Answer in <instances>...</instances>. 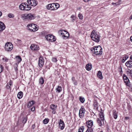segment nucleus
<instances>
[{"instance_id":"nucleus-1","label":"nucleus","mask_w":132,"mask_h":132,"mask_svg":"<svg viewBox=\"0 0 132 132\" xmlns=\"http://www.w3.org/2000/svg\"><path fill=\"white\" fill-rule=\"evenodd\" d=\"M21 17L23 19L27 20H34L35 17L34 14L30 13L22 14L21 15Z\"/></svg>"},{"instance_id":"nucleus-2","label":"nucleus","mask_w":132,"mask_h":132,"mask_svg":"<svg viewBox=\"0 0 132 132\" xmlns=\"http://www.w3.org/2000/svg\"><path fill=\"white\" fill-rule=\"evenodd\" d=\"M93 30L90 36L92 40L96 42H98L100 41V36L99 35Z\"/></svg>"},{"instance_id":"nucleus-3","label":"nucleus","mask_w":132,"mask_h":132,"mask_svg":"<svg viewBox=\"0 0 132 132\" xmlns=\"http://www.w3.org/2000/svg\"><path fill=\"white\" fill-rule=\"evenodd\" d=\"M102 49L100 46H95L93 48H92L91 51L96 55H101L102 53Z\"/></svg>"},{"instance_id":"nucleus-4","label":"nucleus","mask_w":132,"mask_h":132,"mask_svg":"<svg viewBox=\"0 0 132 132\" xmlns=\"http://www.w3.org/2000/svg\"><path fill=\"white\" fill-rule=\"evenodd\" d=\"M27 26L29 29L31 31L34 32L37 31L38 29V26L35 24H29Z\"/></svg>"},{"instance_id":"nucleus-5","label":"nucleus","mask_w":132,"mask_h":132,"mask_svg":"<svg viewBox=\"0 0 132 132\" xmlns=\"http://www.w3.org/2000/svg\"><path fill=\"white\" fill-rule=\"evenodd\" d=\"M13 45L10 42H8L6 43L5 45V49L7 51H11L13 49Z\"/></svg>"},{"instance_id":"nucleus-6","label":"nucleus","mask_w":132,"mask_h":132,"mask_svg":"<svg viewBox=\"0 0 132 132\" xmlns=\"http://www.w3.org/2000/svg\"><path fill=\"white\" fill-rule=\"evenodd\" d=\"M45 38L49 42H52L56 41V38L52 35H48L45 36Z\"/></svg>"},{"instance_id":"nucleus-7","label":"nucleus","mask_w":132,"mask_h":132,"mask_svg":"<svg viewBox=\"0 0 132 132\" xmlns=\"http://www.w3.org/2000/svg\"><path fill=\"white\" fill-rule=\"evenodd\" d=\"M27 2L29 4L34 6H36L38 3L36 0H28Z\"/></svg>"},{"instance_id":"nucleus-8","label":"nucleus","mask_w":132,"mask_h":132,"mask_svg":"<svg viewBox=\"0 0 132 132\" xmlns=\"http://www.w3.org/2000/svg\"><path fill=\"white\" fill-rule=\"evenodd\" d=\"M85 111V110L84 108H81L80 109L79 116L80 118H83L84 114Z\"/></svg>"},{"instance_id":"nucleus-9","label":"nucleus","mask_w":132,"mask_h":132,"mask_svg":"<svg viewBox=\"0 0 132 132\" xmlns=\"http://www.w3.org/2000/svg\"><path fill=\"white\" fill-rule=\"evenodd\" d=\"M55 4L53 3L48 4L47 6V8L48 10H55Z\"/></svg>"},{"instance_id":"nucleus-10","label":"nucleus","mask_w":132,"mask_h":132,"mask_svg":"<svg viewBox=\"0 0 132 132\" xmlns=\"http://www.w3.org/2000/svg\"><path fill=\"white\" fill-rule=\"evenodd\" d=\"M31 49L33 51L37 50L39 49V47L38 46L35 44H32L30 46Z\"/></svg>"},{"instance_id":"nucleus-11","label":"nucleus","mask_w":132,"mask_h":132,"mask_svg":"<svg viewBox=\"0 0 132 132\" xmlns=\"http://www.w3.org/2000/svg\"><path fill=\"white\" fill-rule=\"evenodd\" d=\"M123 78L125 82L126 83V85L127 86L130 83L128 77L125 75L123 74Z\"/></svg>"},{"instance_id":"nucleus-12","label":"nucleus","mask_w":132,"mask_h":132,"mask_svg":"<svg viewBox=\"0 0 132 132\" xmlns=\"http://www.w3.org/2000/svg\"><path fill=\"white\" fill-rule=\"evenodd\" d=\"M59 128H60L61 130L63 129L64 127V124L63 121L61 119H60L59 122Z\"/></svg>"},{"instance_id":"nucleus-13","label":"nucleus","mask_w":132,"mask_h":132,"mask_svg":"<svg viewBox=\"0 0 132 132\" xmlns=\"http://www.w3.org/2000/svg\"><path fill=\"white\" fill-rule=\"evenodd\" d=\"M5 28V24L2 22L0 21V31H3Z\"/></svg>"},{"instance_id":"nucleus-14","label":"nucleus","mask_w":132,"mask_h":132,"mask_svg":"<svg viewBox=\"0 0 132 132\" xmlns=\"http://www.w3.org/2000/svg\"><path fill=\"white\" fill-rule=\"evenodd\" d=\"M87 127L88 128H90L92 126L93 124V122L92 120H89L87 122Z\"/></svg>"},{"instance_id":"nucleus-15","label":"nucleus","mask_w":132,"mask_h":132,"mask_svg":"<svg viewBox=\"0 0 132 132\" xmlns=\"http://www.w3.org/2000/svg\"><path fill=\"white\" fill-rule=\"evenodd\" d=\"M42 58V57H40L39 60V65L40 67H42L43 65L44 64V62L43 61V60L41 59Z\"/></svg>"},{"instance_id":"nucleus-16","label":"nucleus","mask_w":132,"mask_h":132,"mask_svg":"<svg viewBox=\"0 0 132 132\" xmlns=\"http://www.w3.org/2000/svg\"><path fill=\"white\" fill-rule=\"evenodd\" d=\"M25 5L24 6L25 7L24 10L29 11L30 10L31 8V7L30 5L27 4V3H25Z\"/></svg>"},{"instance_id":"nucleus-17","label":"nucleus","mask_w":132,"mask_h":132,"mask_svg":"<svg viewBox=\"0 0 132 132\" xmlns=\"http://www.w3.org/2000/svg\"><path fill=\"white\" fill-rule=\"evenodd\" d=\"M118 112L115 110H114L113 111V116L115 119L117 118L118 117Z\"/></svg>"},{"instance_id":"nucleus-18","label":"nucleus","mask_w":132,"mask_h":132,"mask_svg":"<svg viewBox=\"0 0 132 132\" xmlns=\"http://www.w3.org/2000/svg\"><path fill=\"white\" fill-rule=\"evenodd\" d=\"M125 64L127 67L132 68V61H128Z\"/></svg>"},{"instance_id":"nucleus-19","label":"nucleus","mask_w":132,"mask_h":132,"mask_svg":"<svg viewBox=\"0 0 132 132\" xmlns=\"http://www.w3.org/2000/svg\"><path fill=\"white\" fill-rule=\"evenodd\" d=\"M25 3H23L21 4L19 6V8L20 9L22 10H24V5H25Z\"/></svg>"},{"instance_id":"nucleus-20","label":"nucleus","mask_w":132,"mask_h":132,"mask_svg":"<svg viewBox=\"0 0 132 132\" xmlns=\"http://www.w3.org/2000/svg\"><path fill=\"white\" fill-rule=\"evenodd\" d=\"M86 69L88 71L90 70L92 68V65L89 63L87 64L86 65Z\"/></svg>"},{"instance_id":"nucleus-21","label":"nucleus","mask_w":132,"mask_h":132,"mask_svg":"<svg viewBox=\"0 0 132 132\" xmlns=\"http://www.w3.org/2000/svg\"><path fill=\"white\" fill-rule=\"evenodd\" d=\"M63 31H65L63 30H60L59 31V33L60 34L62 35V36L63 38H65V34H64Z\"/></svg>"},{"instance_id":"nucleus-22","label":"nucleus","mask_w":132,"mask_h":132,"mask_svg":"<svg viewBox=\"0 0 132 132\" xmlns=\"http://www.w3.org/2000/svg\"><path fill=\"white\" fill-rule=\"evenodd\" d=\"M56 92L59 93L62 90V87L61 86H58L57 88H56Z\"/></svg>"},{"instance_id":"nucleus-23","label":"nucleus","mask_w":132,"mask_h":132,"mask_svg":"<svg viewBox=\"0 0 132 132\" xmlns=\"http://www.w3.org/2000/svg\"><path fill=\"white\" fill-rule=\"evenodd\" d=\"M97 76L100 79H102L103 78V77L102 74V73L100 71H98V73H97Z\"/></svg>"},{"instance_id":"nucleus-24","label":"nucleus","mask_w":132,"mask_h":132,"mask_svg":"<svg viewBox=\"0 0 132 132\" xmlns=\"http://www.w3.org/2000/svg\"><path fill=\"white\" fill-rule=\"evenodd\" d=\"M34 103V101H29L27 107L29 108H30L32 106Z\"/></svg>"},{"instance_id":"nucleus-25","label":"nucleus","mask_w":132,"mask_h":132,"mask_svg":"<svg viewBox=\"0 0 132 132\" xmlns=\"http://www.w3.org/2000/svg\"><path fill=\"white\" fill-rule=\"evenodd\" d=\"M98 103L97 102V101L95 100L94 101V103L93 104L94 106V109H97L98 108Z\"/></svg>"},{"instance_id":"nucleus-26","label":"nucleus","mask_w":132,"mask_h":132,"mask_svg":"<svg viewBox=\"0 0 132 132\" xmlns=\"http://www.w3.org/2000/svg\"><path fill=\"white\" fill-rule=\"evenodd\" d=\"M23 95V92H20L18 93V97L19 99H20L22 97Z\"/></svg>"},{"instance_id":"nucleus-27","label":"nucleus","mask_w":132,"mask_h":132,"mask_svg":"<svg viewBox=\"0 0 132 132\" xmlns=\"http://www.w3.org/2000/svg\"><path fill=\"white\" fill-rule=\"evenodd\" d=\"M12 81H10L9 83H8L7 84L6 88L7 89H9L10 87V86L12 84Z\"/></svg>"},{"instance_id":"nucleus-28","label":"nucleus","mask_w":132,"mask_h":132,"mask_svg":"<svg viewBox=\"0 0 132 132\" xmlns=\"http://www.w3.org/2000/svg\"><path fill=\"white\" fill-rule=\"evenodd\" d=\"M100 118L101 120L103 122L104 118V115H103V114L102 113H100Z\"/></svg>"},{"instance_id":"nucleus-29","label":"nucleus","mask_w":132,"mask_h":132,"mask_svg":"<svg viewBox=\"0 0 132 132\" xmlns=\"http://www.w3.org/2000/svg\"><path fill=\"white\" fill-rule=\"evenodd\" d=\"M44 82V78L43 77H41L39 79V83L41 84H43Z\"/></svg>"},{"instance_id":"nucleus-30","label":"nucleus","mask_w":132,"mask_h":132,"mask_svg":"<svg viewBox=\"0 0 132 132\" xmlns=\"http://www.w3.org/2000/svg\"><path fill=\"white\" fill-rule=\"evenodd\" d=\"M16 40V42L19 45H21L23 44L22 41L20 40L17 39Z\"/></svg>"},{"instance_id":"nucleus-31","label":"nucleus","mask_w":132,"mask_h":132,"mask_svg":"<svg viewBox=\"0 0 132 132\" xmlns=\"http://www.w3.org/2000/svg\"><path fill=\"white\" fill-rule=\"evenodd\" d=\"M64 33L65 34V38H67L69 37V33L66 31H63Z\"/></svg>"},{"instance_id":"nucleus-32","label":"nucleus","mask_w":132,"mask_h":132,"mask_svg":"<svg viewBox=\"0 0 132 132\" xmlns=\"http://www.w3.org/2000/svg\"><path fill=\"white\" fill-rule=\"evenodd\" d=\"M56 106L53 104H52L50 105L51 108L52 110H55L56 108Z\"/></svg>"},{"instance_id":"nucleus-33","label":"nucleus","mask_w":132,"mask_h":132,"mask_svg":"<svg viewBox=\"0 0 132 132\" xmlns=\"http://www.w3.org/2000/svg\"><path fill=\"white\" fill-rule=\"evenodd\" d=\"M16 58L17 61L19 62H20L22 60L21 58L19 56H17L16 57Z\"/></svg>"},{"instance_id":"nucleus-34","label":"nucleus","mask_w":132,"mask_h":132,"mask_svg":"<svg viewBox=\"0 0 132 132\" xmlns=\"http://www.w3.org/2000/svg\"><path fill=\"white\" fill-rule=\"evenodd\" d=\"M101 120L100 119H97V123H98L99 125L100 126H102V123Z\"/></svg>"},{"instance_id":"nucleus-35","label":"nucleus","mask_w":132,"mask_h":132,"mask_svg":"<svg viewBox=\"0 0 132 132\" xmlns=\"http://www.w3.org/2000/svg\"><path fill=\"white\" fill-rule=\"evenodd\" d=\"M79 101L82 103L84 102L85 99L84 98L82 97H80L79 98Z\"/></svg>"},{"instance_id":"nucleus-36","label":"nucleus","mask_w":132,"mask_h":132,"mask_svg":"<svg viewBox=\"0 0 132 132\" xmlns=\"http://www.w3.org/2000/svg\"><path fill=\"white\" fill-rule=\"evenodd\" d=\"M84 129V127H81L79 128L78 132H83Z\"/></svg>"},{"instance_id":"nucleus-37","label":"nucleus","mask_w":132,"mask_h":132,"mask_svg":"<svg viewBox=\"0 0 132 132\" xmlns=\"http://www.w3.org/2000/svg\"><path fill=\"white\" fill-rule=\"evenodd\" d=\"M49 121V119L48 118H45L43 120V122L44 124H46Z\"/></svg>"},{"instance_id":"nucleus-38","label":"nucleus","mask_w":132,"mask_h":132,"mask_svg":"<svg viewBox=\"0 0 132 132\" xmlns=\"http://www.w3.org/2000/svg\"><path fill=\"white\" fill-rule=\"evenodd\" d=\"M127 72L128 73L130 74L131 76H132V70L128 69Z\"/></svg>"},{"instance_id":"nucleus-39","label":"nucleus","mask_w":132,"mask_h":132,"mask_svg":"<svg viewBox=\"0 0 132 132\" xmlns=\"http://www.w3.org/2000/svg\"><path fill=\"white\" fill-rule=\"evenodd\" d=\"M27 118L26 117H24L23 118V120L22 121V122L24 124L27 121Z\"/></svg>"},{"instance_id":"nucleus-40","label":"nucleus","mask_w":132,"mask_h":132,"mask_svg":"<svg viewBox=\"0 0 132 132\" xmlns=\"http://www.w3.org/2000/svg\"><path fill=\"white\" fill-rule=\"evenodd\" d=\"M8 16L10 18H13L14 17V15L12 13H10L8 14Z\"/></svg>"},{"instance_id":"nucleus-41","label":"nucleus","mask_w":132,"mask_h":132,"mask_svg":"<svg viewBox=\"0 0 132 132\" xmlns=\"http://www.w3.org/2000/svg\"><path fill=\"white\" fill-rule=\"evenodd\" d=\"M78 16L79 19L81 20L83 19V16L82 14L79 13Z\"/></svg>"},{"instance_id":"nucleus-42","label":"nucleus","mask_w":132,"mask_h":132,"mask_svg":"<svg viewBox=\"0 0 132 132\" xmlns=\"http://www.w3.org/2000/svg\"><path fill=\"white\" fill-rule=\"evenodd\" d=\"M55 10L57 9L59 7V4L58 3H56V4H55Z\"/></svg>"},{"instance_id":"nucleus-43","label":"nucleus","mask_w":132,"mask_h":132,"mask_svg":"<svg viewBox=\"0 0 132 132\" xmlns=\"http://www.w3.org/2000/svg\"><path fill=\"white\" fill-rule=\"evenodd\" d=\"M112 4L113 5L116 6V5H119L120 4V3H119V2H116L115 3L113 2L112 3Z\"/></svg>"},{"instance_id":"nucleus-44","label":"nucleus","mask_w":132,"mask_h":132,"mask_svg":"<svg viewBox=\"0 0 132 132\" xmlns=\"http://www.w3.org/2000/svg\"><path fill=\"white\" fill-rule=\"evenodd\" d=\"M52 60L54 62H56L57 61L56 58L55 57L53 58L52 59Z\"/></svg>"},{"instance_id":"nucleus-45","label":"nucleus","mask_w":132,"mask_h":132,"mask_svg":"<svg viewBox=\"0 0 132 132\" xmlns=\"http://www.w3.org/2000/svg\"><path fill=\"white\" fill-rule=\"evenodd\" d=\"M71 18L72 19V21L74 22L75 20V17L74 15H72L71 16Z\"/></svg>"},{"instance_id":"nucleus-46","label":"nucleus","mask_w":132,"mask_h":132,"mask_svg":"<svg viewBox=\"0 0 132 132\" xmlns=\"http://www.w3.org/2000/svg\"><path fill=\"white\" fill-rule=\"evenodd\" d=\"M2 60H4V61L7 62L8 61L9 59L6 57H4L3 58Z\"/></svg>"},{"instance_id":"nucleus-47","label":"nucleus","mask_w":132,"mask_h":132,"mask_svg":"<svg viewBox=\"0 0 132 132\" xmlns=\"http://www.w3.org/2000/svg\"><path fill=\"white\" fill-rule=\"evenodd\" d=\"M3 70V67L1 65H0V73Z\"/></svg>"},{"instance_id":"nucleus-48","label":"nucleus","mask_w":132,"mask_h":132,"mask_svg":"<svg viewBox=\"0 0 132 132\" xmlns=\"http://www.w3.org/2000/svg\"><path fill=\"white\" fill-rule=\"evenodd\" d=\"M127 86H128L131 89V91H132V85L129 83L128 85H127Z\"/></svg>"},{"instance_id":"nucleus-49","label":"nucleus","mask_w":132,"mask_h":132,"mask_svg":"<svg viewBox=\"0 0 132 132\" xmlns=\"http://www.w3.org/2000/svg\"><path fill=\"white\" fill-rule=\"evenodd\" d=\"M86 132H92L91 131V130L90 129V128H88Z\"/></svg>"},{"instance_id":"nucleus-50","label":"nucleus","mask_w":132,"mask_h":132,"mask_svg":"<svg viewBox=\"0 0 132 132\" xmlns=\"http://www.w3.org/2000/svg\"><path fill=\"white\" fill-rule=\"evenodd\" d=\"M74 84L75 85H77V81H74Z\"/></svg>"},{"instance_id":"nucleus-51","label":"nucleus","mask_w":132,"mask_h":132,"mask_svg":"<svg viewBox=\"0 0 132 132\" xmlns=\"http://www.w3.org/2000/svg\"><path fill=\"white\" fill-rule=\"evenodd\" d=\"M126 60H125V59L124 57H123L122 59V62H124Z\"/></svg>"},{"instance_id":"nucleus-52","label":"nucleus","mask_w":132,"mask_h":132,"mask_svg":"<svg viewBox=\"0 0 132 132\" xmlns=\"http://www.w3.org/2000/svg\"><path fill=\"white\" fill-rule=\"evenodd\" d=\"M35 110V107H33L31 109V110L32 111H34Z\"/></svg>"},{"instance_id":"nucleus-53","label":"nucleus","mask_w":132,"mask_h":132,"mask_svg":"<svg viewBox=\"0 0 132 132\" xmlns=\"http://www.w3.org/2000/svg\"><path fill=\"white\" fill-rule=\"evenodd\" d=\"M19 121H17L16 122V126H17L19 124Z\"/></svg>"},{"instance_id":"nucleus-54","label":"nucleus","mask_w":132,"mask_h":132,"mask_svg":"<svg viewBox=\"0 0 132 132\" xmlns=\"http://www.w3.org/2000/svg\"><path fill=\"white\" fill-rule=\"evenodd\" d=\"M129 119V118L128 117H125V120H128V119Z\"/></svg>"},{"instance_id":"nucleus-55","label":"nucleus","mask_w":132,"mask_h":132,"mask_svg":"<svg viewBox=\"0 0 132 132\" xmlns=\"http://www.w3.org/2000/svg\"><path fill=\"white\" fill-rule=\"evenodd\" d=\"M35 127V124H34L32 126V128L33 129H34Z\"/></svg>"},{"instance_id":"nucleus-56","label":"nucleus","mask_w":132,"mask_h":132,"mask_svg":"<svg viewBox=\"0 0 132 132\" xmlns=\"http://www.w3.org/2000/svg\"><path fill=\"white\" fill-rule=\"evenodd\" d=\"M56 111H55V110H53L52 111V113L53 114H55L56 113Z\"/></svg>"},{"instance_id":"nucleus-57","label":"nucleus","mask_w":132,"mask_h":132,"mask_svg":"<svg viewBox=\"0 0 132 132\" xmlns=\"http://www.w3.org/2000/svg\"><path fill=\"white\" fill-rule=\"evenodd\" d=\"M75 79V78L73 77H72V80L73 81H74V80Z\"/></svg>"},{"instance_id":"nucleus-58","label":"nucleus","mask_w":132,"mask_h":132,"mask_svg":"<svg viewBox=\"0 0 132 132\" xmlns=\"http://www.w3.org/2000/svg\"><path fill=\"white\" fill-rule=\"evenodd\" d=\"M83 1L85 2H87L88 1H89L90 0H83Z\"/></svg>"},{"instance_id":"nucleus-59","label":"nucleus","mask_w":132,"mask_h":132,"mask_svg":"<svg viewBox=\"0 0 132 132\" xmlns=\"http://www.w3.org/2000/svg\"><path fill=\"white\" fill-rule=\"evenodd\" d=\"M124 58L125 59V60H126V59H128V57L127 56H125V57H124Z\"/></svg>"},{"instance_id":"nucleus-60","label":"nucleus","mask_w":132,"mask_h":132,"mask_svg":"<svg viewBox=\"0 0 132 132\" xmlns=\"http://www.w3.org/2000/svg\"><path fill=\"white\" fill-rule=\"evenodd\" d=\"M129 19H132V14H131V15Z\"/></svg>"},{"instance_id":"nucleus-61","label":"nucleus","mask_w":132,"mask_h":132,"mask_svg":"<svg viewBox=\"0 0 132 132\" xmlns=\"http://www.w3.org/2000/svg\"><path fill=\"white\" fill-rule=\"evenodd\" d=\"M130 40L132 42V36L130 37Z\"/></svg>"},{"instance_id":"nucleus-62","label":"nucleus","mask_w":132,"mask_h":132,"mask_svg":"<svg viewBox=\"0 0 132 132\" xmlns=\"http://www.w3.org/2000/svg\"><path fill=\"white\" fill-rule=\"evenodd\" d=\"M2 12L0 11V17H1V16H2Z\"/></svg>"},{"instance_id":"nucleus-63","label":"nucleus","mask_w":132,"mask_h":132,"mask_svg":"<svg viewBox=\"0 0 132 132\" xmlns=\"http://www.w3.org/2000/svg\"><path fill=\"white\" fill-rule=\"evenodd\" d=\"M130 59L131 60H132V54L130 56Z\"/></svg>"},{"instance_id":"nucleus-64","label":"nucleus","mask_w":132,"mask_h":132,"mask_svg":"<svg viewBox=\"0 0 132 132\" xmlns=\"http://www.w3.org/2000/svg\"><path fill=\"white\" fill-rule=\"evenodd\" d=\"M120 72H122V68H121V70H120Z\"/></svg>"}]
</instances>
